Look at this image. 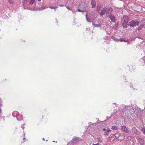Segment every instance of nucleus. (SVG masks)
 Masks as SVG:
<instances>
[{
	"label": "nucleus",
	"instance_id": "29",
	"mask_svg": "<svg viewBox=\"0 0 145 145\" xmlns=\"http://www.w3.org/2000/svg\"><path fill=\"white\" fill-rule=\"evenodd\" d=\"M2 103H0V108H1V106H2Z\"/></svg>",
	"mask_w": 145,
	"mask_h": 145
},
{
	"label": "nucleus",
	"instance_id": "6",
	"mask_svg": "<svg viewBox=\"0 0 145 145\" xmlns=\"http://www.w3.org/2000/svg\"><path fill=\"white\" fill-rule=\"evenodd\" d=\"M112 10L113 9L112 8L110 7L107 8V10L106 11V14L107 17H108L109 15L111 14Z\"/></svg>",
	"mask_w": 145,
	"mask_h": 145
},
{
	"label": "nucleus",
	"instance_id": "31",
	"mask_svg": "<svg viewBox=\"0 0 145 145\" xmlns=\"http://www.w3.org/2000/svg\"><path fill=\"white\" fill-rule=\"evenodd\" d=\"M1 111H2V110L1 109V108H0V114H1Z\"/></svg>",
	"mask_w": 145,
	"mask_h": 145
},
{
	"label": "nucleus",
	"instance_id": "9",
	"mask_svg": "<svg viewBox=\"0 0 145 145\" xmlns=\"http://www.w3.org/2000/svg\"><path fill=\"white\" fill-rule=\"evenodd\" d=\"M107 10V8L105 7L103 8L101 10V12L100 13V15L102 16L104 15L105 13H106V11Z\"/></svg>",
	"mask_w": 145,
	"mask_h": 145
},
{
	"label": "nucleus",
	"instance_id": "42",
	"mask_svg": "<svg viewBox=\"0 0 145 145\" xmlns=\"http://www.w3.org/2000/svg\"><path fill=\"white\" fill-rule=\"evenodd\" d=\"M24 135H25V133L24 134Z\"/></svg>",
	"mask_w": 145,
	"mask_h": 145
},
{
	"label": "nucleus",
	"instance_id": "10",
	"mask_svg": "<svg viewBox=\"0 0 145 145\" xmlns=\"http://www.w3.org/2000/svg\"><path fill=\"white\" fill-rule=\"evenodd\" d=\"M103 130L104 131H105V132L104 133V135L105 136H107L108 135V132H109L111 131V130L108 129L107 130L106 129L104 128L103 129Z\"/></svg>",
	"mask_w": 145,
	"mask_h": 145
},
{
	"label": "nucleus",
	"instance_id": "33",
	"mask_svg": "<svg viewBox=\"0 0 145 145\" xmlns=\"http://www.w3.org/2000/svg\"><path fill=\"white\" fill-rule=\"evenodd\" d=\"M91 122H89V123L88 124L90 125V124H91Z\"/></svg>",
	"mask_w": 145,
	"mask_h": 145
},
{
	"label": "nucleus",
	"instance_id": "13",
	"mask_svg": "<svg viewBox=\"0 0 145 145\" xmlns=\"http://www.w3.org/2000/svg\"><path fill=\"white\" fill-rule=\"evenodd\" d=\"M91 5L92 8H95L96 6V2L94 0H92L91 1Z\"/></svg>",
	"mask_w": 145,
	"mask_h": 145
},
{
	"label": "nucleus",
	"instance_id": "39",
	"mask_svg": "<svg viewBox=\"0 0 145 145\" xmlns=\"http://www.w3.org/2000/svg\"><path fill=\"white\" fill-rule=\"evenodd\" d=\"M39 1H40L41 0H38Z\"/></svg>",
	"mask_w": 145,
	"mask_h": 145
},
{
	"label": "nucleus",
	"instance_id": "30",
	"mask_svg": "<svg viewBox=\"0 0 145 145\" xmlns=\"http://www.w3.org/2000/svg\"><path fill=\"white\" fill-rule=\"evenodd\" d=\"M71 10L72 11L73 13H74L75 12V11H74L73 10Z\"/></svg>",
	"mask_w": 145,
	"mask_h": 145
},
{
	"label": "nucleus",
	"instance_id": "14",
	"mask_svg": "<svg viewBox=\"0 0 145 145\" xmlns=\"http://www.w3.org/2000/svg\"><path fill=\"white\" fill-rule=\"evenodd\" d=\"M79 139V138L76 137H74L72 140L71 141V143H73L74 142L77 141Z\"/></svg>",
	"mask_w": 145,
	"mask_h": 145
},
{
	"label": "nucleus",
	"instance_id": "19",
	"mask_svg": "<svg viewBox=\"0 0 145 145\" xmlns=\"http://www.w3.org/2000/svg\"><path fill=\"white\" fill-rule=\"evenodd\" d=\"M35 2V0H30L29 2V4L32 5Z\"/></svg>",
	"mask_w": 145,
	"mask_h": 145
},
{
	"label": "nucleus",
	"instance_id": "7",
	"mask_svg": "<svg viewBox=\"0 0 145 145\" xmlns=\"http://www.w3.org/2000/svg\"><path fill=\"white\" fill-rule=\"evenodd\" d=\"M87 11V7L86 6H84V7H82L81 8V9H80L79 7H78V11L81 12H86Z\"/></svg>",
	"mask_w": 145,
	"mask_h": 145
},
{
	"label": "nucleus",
	"instance_id": "28",
	"mask_svg": "<svg viewBox=\"0 0 145 145\" xmlns=\"http://www.w3.org/2000/svg\"><path fill=\"white\" fill-rule=\"evenodd\" d=\"M59 6L61 7H62L64 6V5H59Z\"/></svg>",
	"mask_w": 145,
	"mask_h": 145
},
{
	"label": "nucleus",
	"instance_id": "24",
	"mask_svg": "<svg viewBox=\"0 0 145 145\" xmlns=\"http://www.w3.org/2000/svg\"><path fill=\"white\" fill-rule=\"evenodd\" d=\"M141 130L145 135V129L144 128H142Z\"/></svg>",
	"mask_w": 145,
	"mask_h": 145
},
{
	"label": "nucleus",
	"instance_id": "2",
	"mask_svg": "<svg viewBox=\"0 0 145 145\" xmlns=\"http://www.w3.org/2000/svg\"><path fill=\"white\" fill-rule=\"evenodd\" d=\"M121 130L122 132L128 134H130L131 133V131L129 128L125 125L121 126Z\"/></svg>",
	"mask_w": 145,
	"mask_h": 145
},
{
	"label": "nucleus",
	"instance_id": "27",
	"mask_svg": "<svg viewBox=\"0 0 145 145\" xmlns=\"http://www.w3.org/2000/svg\"><path fill=\"white\" fill-rule=\"evenodd\" d=\"M21 127L23 129H24L25 128V127L23 125H22L21 126Z\"/></svg>",
	"mask_w": 145,
	"mask_h": 145
},
{
	"label": "nucleus",
	"instance_id": "21",
	"mask_svg": "<svg viewBox=\"0 0 145 145\" xmlns=\"http://www.w3.org/2000/svg\"><path fill=\"white\" fill-rule=\"evenodd\" d=\"M18 113L17 112H14L12 113V115L14 117H15V115H17Z\"/></svg>",
	"mask_w": 145,
	"mask_h": 145
},
{
	"label": "nucleus",
	"instance_id": "17",
	"mask_svg": "<svg viewBox=\"0 0 145 145\" xmlns=\"http://www.w3.org/2000/svg\"><path fill=\"white\" fill-rule=\"evenodd\" d=\"M46 8L45 7H41L40 8H37V10H42Z\"/></svg>",
	"mask_w": 145,
	"mask_h": 145
},
{
	"label": "nucleus",
	"instance_id": "12",
	"mask_svg": "<svg viewBox=\"0 0 145 145\" xmlns=\"http://www.w3.org/2000/svg\"><path fill=\"white\" fill-rule=\"evenodd\" d=\"M86 18L87 21L88 22H91L92 21V18L91 17H88V14H86Z\"/></svg>",
	"mask_w": 145,
	"mask_h": 145
},
{
	"label": "nucleus",
	"instance_id": "11",
	"mask_svg": "<svg viewBox=\"0 0 145 145\" xmlns=\"http://www.w3.org/2000/svg\"><path fill=\"white\" fill-rule=\"evenodd\" d=\"M109 17L111 21L113 22H114L115 21V17L112 14H110L109 16Z\"/></svg>",
	"mask_w": 145,
	"mask_h": 145
},
{
	"label": "nucleus",
	"instance_id": "1",
	"mask_svg": "<svg viewBox=\"0 0 145 145\" xmlns=\"http://www.w3.org/2000/svg\"><path fill=\"white\" fill-rule=\"evenodd\" d=\"M139 22L137 20H133L129 22L128 25L131 27H133L137 25Z\"/></svg>",
	"mask_w": 145,
	"mask_h": 145
},
{
	"label": "nucleus",
	"instance_id": "18",
	"mask_svg": "<svg viewBox=\"0 0 145 145\" xmlns=\"http://www.w3.org/2000/svg\"><path fill=\"white\" fill-rule=\"evenodd\" d=\"M140 111V109L138 108H136L134 111L136 113H138Z\"/></svg>",
	"mask_w": 145,
	"mask_h": 145
},
{
	"label": "nucleus",
	"instance_id": "41",
	"mask_svg": "<svg viewBox=\"0 0 145 145\" xmlns=\"http://www.w3.org/2000/svg\"><path fill=\"white\" fill-rule=\"evenodd\" d=\"M119 137V136H118V137H117L118 138Z\"/></svg>",
	"mask_w": 145,
	"mask_h": 145
},
{
	"label": "nucleus",
	"instance_id": "34",
	"mask_svg": "<svg viewBox=\"0 0 145 145\" xmlns=\"http://www.w3.org/2000/svg\"><path fill=\"white\" fill-rule=\"evenodd\" d=\"M99 10L98 9V8H97V11L98 12Z\"/></svg>",
	"mask_w": 145,
	"mask_h": 145
},
{
	"label": "nucleus",
	"instance_id": "40",
	"mask_svg": "<svg viewBox=\"0 0 145 145\" xmlns=\"http://www.w3.org/2000/svg\"><path fill=\"white\" fill-rule=\"evenodd\" d=\"M23 139V140H25V138H24Z\"/></svg>",
	"mask_w": 145,
	"mask_h": 145
},
{
	"label": "nucleus",
	"instance_id": "22",
	"mask_svg": "<svg viewBox=\"0 0 145 145\" xmlns=\"http://www.w3.org/2000/svg\"><path fill=\"white\" fill-rule=\"evenodd\" d=\"M112 129L114 130H116L117 129V128L115 126H113L112 127Z\"/></svg>",
	"mask_w": 145,
	"mask_h": 145
},
{
	"label": "nucleus",
	"instance_id": "4",
	"mask_svg": "<svg viewBox=\"0 0 145 145\" xmlns=\"http://www.w3.org/2000/svg\"><path fill=\"white\" fill-rule=\"evenodd\" d=\"M99 20H93L92 21V24L93 26L95 27H100L101 26V25L100 24L99 22Z\"/></svg>",
	"mask_w": 145,
	"mask_h": 145
},
{
	"label": "nucleus",
	"instance_id": "16",
	"mask_svg": "<svg viewBox=\"0 0 145 145\" xmlns=\"http://www.w3.org/2000/svg\"><path fill=\"white\" fill-rule=\"evenodd\" d=\"M8 3L10 5H13L14 4V1L11 0H8Z\"/></svg>",
	"mask_w": 145,
	"mask_h": 145
},
{
	"label": "nucleus",
	"instance_id": "37",
	"mask_svg": "<svg viewBox=\"0 0 145 145\" xmlns=\"http://www.w3.org/2000/svg\"><path fill=\"white\" fill-rule=\"evenodd\" d=\"M17 120H18V121H19V120H19L17 118Z\"/></svg>",
	"mask_w": 145,
	"mask_h": 145
},
{
	"label": "nucleus",
	"instance_id": "23",
	"mask_svg": "<svg viewBox=\"0 0 145 145\" xmlns=\"http://www.w3.org/2000/svg\"><path fill=\"white\" fill-rule=\"evenodd\" d=\"M51 9H56L57 8V7L56 6H55V7H49Z\"/></svg>",
	"mask_w": 145,
	"mask_h": 145
},
{
	"label": "nucleus",
	"instance_id": "26",
	"mask_svg": "<svg viewBox=\"0 0 145 145\" xmlns=\"http://www.w3.org/2000/svg\"><path fill=\"white\" fill-rule=\"evenodd\" d=\"M27 9H29V10H34V9H33L32 8H27Z\"/></svg>",
	"mask_w": 145,
	"mask_h": 145
},
{
	"label": "nucleus",
	"instance_id": "15",
	"mask_svg": "<svg viewBox=\"0 0 145 145\" xmlns=\"http://www.w3.org/2000/svg\"><path fill=\"white\" fill-rule=\"evenodd\" d=\"M141 61L142 62L141 65H145V56L144 57L142 58L141 60Z\"/></svg>",
	"mask_w": 145,
	"mask_h": 145
},
{
	"label": "nucleus",
	"instance_id": "32",
	"mask_svg": "<svg viewBox=\"0 0 145 145\" xmlns=\"http://www.w3.org/2000/svg\"><path fill=\"white\" fill-rule=\"evenodd\" d=\"M140 144H144V143H143V142H142L140 143Z\"/></svg>",
	"mask_w": 145,
	"mask_h": 145
},
{
	"label": "nucleus",
	"instance_id": "35",
	"mask_svg": "<svg viewBox=\"0 0 145 145\" xmlns=\"http://www.w3.org/2000/svg\"><path fill=\"white\" fill-rule=\"evenodd\" d=\"M25 123H24V124H23V126H24L25 125Z\"/></svg>",
	"mask_w": 145,
	"mask_h": 145
},
{
	"label": "nucleus",
	"instance_id": "36",
	"mask_svg": "<svg viewBox=\"0 0 145 145\" xmlns=\"http://www.w3.org/2000/svg\"><path fill=\"white\" fill-rule=\"evenodd\" d=\"M0 103H2V102L1 101V99L0 98Z\"/></svg>",
	"mask_w": 145,
	"mask_h": 145
},
{
	"label": "nucleus",
	"instance_id": "25",
	"mask_svg": "<svg viewBox=\"0 0 145 145\" xmlns=\"http://www.w3.org/2000/svg\"><path fill=\"white\" fill-rule=\"evenodd\" d=\"M66 8L68 9L69 10H72L71 9L70 7H68V6H66Z\"/></svg>",
	"mask_w": 145,
	"mask_h": 145
},
{
	"label": "nucleus",
	"instance_id": "38",
	"mask_svg": "<svg viewBox=\"0 0 145 145\" xmlns=\"http://www.w3.org/2000/svg\"><path fill=\"white\" fill-rule=\"evenodd\" d=\"M42 140H44V138H42Z\"/></svg>",
	"mask_w": 145,
	"mask_h": 145
},
{
	"label": "nucleus",
	"instance_id": "5",
	"mask_svg": "<svg viewBox=\"0 0 145 145\" xmlns=\"http://www.w3.org/2000/svg\"><path fill=\"white\" fill-rule=\"evenodd\" d=\"M111 39H112L113 40H114L116 42H118L119 41H120L121 42H127V41L126 40H123L122 39H117L116 38L115 36H112L111 37Z\"/></svg>",
	"mask_w": 145,
	"mask_h": 145
},
{
	"label": "nucleus",
	"instance_id": "20",
	"mask_svg": "<svg viewBox=\"0 0 145 145\" xmlns=\"http://www.w3.org/2000/svg\"><path fill=\"white\" fill-rule=\"evenodd\" d=\"M132 139V137L131 136H128L126 138V140L128 141L131 140Z\"/></svg>",
	"mask_w": 145,
	"mask_h": 145
},
{
	"label": "nucleus",
	"instance_id": "3",
	"mask_svg": "<svg viewBox=\"0 0 145 145\" xmlns=\"http://www.w3.org/2000/svg\"><path fill=\"white\" fill-rule=\"evenodd\" d=\"M129 21V19L127 16L125 17V18L123 22L122 23V25L125 28L127 27V23Z\"/></svg>",
	"mask_w": 145,
	"mask_h": 145
},
{
	"label": "nucleus",
	"instance_id": "8",
	"mask_svg": "<svg viewBox=\"0 0 145 145\" xmlns=\"http://www.w3.org/2000/svg\"><path fill=\"white\" fill-rule=\"evenodd\" d=\"M131 131L132 133L135 135H138L140 134V133L137 131L136 128L135 127H133L132 128Z\"/></svg>",
	"mask_w": 145,
	"mask_h": 145
}]
</instances>
